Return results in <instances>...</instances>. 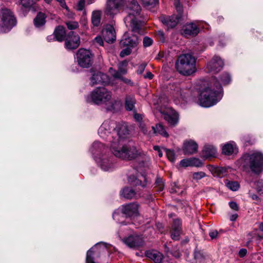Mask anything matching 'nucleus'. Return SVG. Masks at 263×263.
Listing matches in <instances>:
<instances>
[{"label":"nucleus","instance_id":"nucleus-12","mask_svg":"<svg viewBox=\"0 0 263 263\" xmlns=\"http://www.w3.org/2000/svg\"><path fill=\"white\" fill-rule=\"evenodd\" d=\"M139 43V39L137 35H129L128 32H125L120 42V45L121 47H127L132 49L136 47Z\"/></svg>","mask_w":263,"mask_h":263},{"label":"nucleus","instance_id":"nucleus-19","mask_svg":"<svg viewBox=\"0 0 263 263\" xmlns=\"http://www.w3.org/2000/svg\"><path fill=\"white\" fill-rule=\"evenodd\" d=\"M198 144L192 140L186 141L183 143V152L185 155H192L197 152Z\"/></svg>","mask_w":263,"mask_h":263},{"label":"nucleus","instance_id":"nucleus-8","mask_svg":"<svg viewBox=\"0 0 263 263\" xmlns=\"http://www.w3.org/2000/svg\"><path fill=\"white\" fill-rule=\"evenodd\" d=\"M93 54L88 50L79 49L77 52V59L78 64L83 68L90 67L93 63Z\"/></svg>","mask_w":263,"mask_h":263},{"label":"nucleus","instance_id":"nucleus-47","mask_svg":"<svg viewBox=\"0 0 263 263\" xmlns=\"http://www.w3.org/2000/svg\"><path fill=\"white\" fill-rule=\"evenodd\" d=\"M166 154L168 159L171 161L174 162L175 160V155L173 151L170 149L166 150Z\"/></svg>","mask_w":263,"mask_h":263},{"label":"nucleus","instance_id":"nucleus-4","mask_svg":"<svg viewBox=\"0 0 263 263\" xmlns=\"http://www.w3.org/2000/svg\"><path fill=\"white\" fill-rule=\"evenodd\" d=\"M111 150L115 156L125 160H134L141 154L140 151L130 142L120 145L114 141L111 144Z\"/></svg>","mask_w":263,"mask_h":263},{"label":"nucleus","instance_id":"nucleus-6","mask_svg":"<svg viewBox=\"0 0 263 263\" xmlns=\"http://www.w3.org/2000/svg\"><path fill=\"white\" fill-rule=\"evenodd\" d=\"M111 92L106 88L98 87L91 92L90 98L87 99V101L92 102L98 105L110 101V105L107 107V110L111 111L115 109V105L117 102L115 100H111Z\"/></svg>","mask_w":263,"mask_h":263},{"label":"nucleus","instance_id":"nucleus-61","mask_svg":"<svg viewBox=\"0 0 263 263\" xmlns=\"http://www.w3.org/2000/svg\"><path fill=\"white\" fill-rule=\"evenodd\" d=\"M57 2H59L62 7L65 8L66 10H68V8L67 6L66 3L64 0H56Z\"/></svg>","mask_w":263,"mask_h":263},{"label":"nucleus","instance_id":"nucleus-50","mask_svg":"<svg viewBox=\"0 0 263 263\" xmlns=\"http://www.w3.org/2000/svg\"><path fill=\"white\" fill-rule=\"evenodd\" d=\"M139 127L141 129V131L145 135L149 134V133L148 132L147 127L145 126V124L143 122L139 123Z\"/></svg>","mask_w":263,"mask_h":263},{"label":"nucleus","instance_id":"nucleus-21","mask_svg":"<svg viewBox=\"0 0 263 263\" xmlns=\"http://www.w3.org/2000/svg\"><path fill=\"white\" fill-rule=\"evenodd\" d=\"M104 40L108 43H113L116 39V34L114 27L107 26L103 32Z\"/></svg>","mask_w":263,"mask_h":263},{"label":"nucleus","instance_id":"nucleus-54","mask_svg":"<svg viewBox=\"0 0 263 263\" xmlns=\"http://www.w3.org/2000/svg\"><path fill=\"white\" fill-rule=\"evenodd\" d=\"M93 42L97 43L100 46L103 45V40L101 36H98L96 37L93 40Z\"/></svg>","mask_w":263,"mask_h":263},{"label":"nucleus","instance_id":"nucleus-34","mask_svg":"<svg viewBox=\"0 0 263 263\" xmlns=\"http://www.w3.org/2000/svg\"><path fill=\"white\" fill-rule=\"evenodd\" d=\"M225 184L228 188L233 191L238 190L240 187L239 183L236 181H229L227 180Z\"/></svg>","mask_w":263,"mask_h":263},{"label":"nucleus","instance_id":"nucleus-7","mask_svg":"<svg viewBox=\"0 0 263 263\" xmlns=\"http://www.w3.org/2000/svg\"><path fill=\"white\" fill-rule=\"evenodd\" d=\"M16 19L13 13L9 9L2 8L0 10V33L9 32L16 25Z\"/></svg>","mask_w":263,"mask_h":263},{"label":"nucleus","instance_id":"nucleus-26","mask_svg":"<svg viewBox=\"0 0 263 263\" xmlns=\"http://www.w3.org/2000/svg\"><path fill=\"white\" fill-rule=\"evenodd\" d=\"M47 16L46 14L42 12H39L33 20L34 25L36 28H40L45 25L46 24V18Z\"/></svg>","mask_w":263,"mask_h":263},{"label":"nucleus","instance_id":"nucleus-59","mask_svg":"<svg viewBox=\"0 0 263 263\" xmlns=\"http://www.w3.org/2000/svg\"><path fill=\"white\" fill-rule=\"evenodd\" d=\"M249 139V138L246 137L245 139V144L246 145H252L254 143V139L251 138H249V139Z\"/></svg>","mask_w":263,"mask_h":263},{"label":"nucleus","instance_id":"nucleus-53","mask_svg":"<svg viewBox=\"0 0 263 263\" xmlns=\"http://www.w3.org/2000/svg\"><path fill=\"white\" fill-rule=\"evenodd\" d=\"M180 165L183 167L190 166V161L189 159H184L180 161Z\"/></svg>","mask_w":263,"mask_h":263},{"label":"nucleus","instance_id":"nucleus-2","mask_svg":"<svg viewBox=\"0 0 263 263\" xmlns=\"http://www.w3.org/2000/svg\"><path fill=\"white\" fill-rule=\"evenodd\" d=\"M124 4L126 5L127 16L132 17L140 14L141 7L136 0H107L104 13L107 16H113L119 12Z\"/></svg>","mask_w":263,"mask_h":263},{"label":"nucleus","instance_id":"nucleus-15","mask_svg":"<svg viewBox=\"0 0 263 263\" xmlns=\"http://www.w3.org/2000/svg\"><path fill=\"white\" fill-rule=\"evenodd\" d=\"M91 85L97 84H106L109 82L108 76L101 72L94 73L90 79Z\"/></svg>","mask_w":263,"mask_h":263},{"label":"nucleus","instance_id":"nucleus-29","mask_svg":"<svg viewBox=\"0 0 263 263\" xmlns=\"http://www.w3.org/2000/svg\"><path fill=\"white\" fill-rule=\"evenodd\" d=\"M202 153L205 158L214 157L216 154V148L213 145L206 144L204 145Z\"/></svg>","mask_w":263,"mask_h":263},{"label":"nucleus","instance_id":"nucleus-3","mask_svg":"<svg viewBox=\"0 0 263 263\" xmlns=\"http://www.w3.org/2000/svg\"><path fill=\"white\" fill-rule=\"evenodd\" d=\"M240 164L243 171H250L255 174L263 170V154L256 152L244 154L240 159Z\"/></svg>","mask_w":263,"mask_h":263},{"label":"nucleus","instance_id":"nucleus-57","mask_svg":"<svg viewBox=\"0 0 263 263\" xmlns=\"http://www.w3.org/2000/svg\"><path fill=\"white\" fill-rule=\"evenodd\" d=\"M247 253V250L246 249H241L238 253V255L240 257H243Z\"/></svg>","mask_w":263,"mask_h":263},{"label":"nucleus","instance_id":"nucleus-25","mask_svg":"<svg viewBox=\"0 0 263 263\" xmlns=\"http://www.w3.org/2000/svg\"><path fill=\"white\" fill-rule=\"evenodd\" d=\"M53 33L56 41L60 42L64 41L65 38L66 37L65 29L62 26L60 25L57 27Z\"/></svg>","mask_w":263,"mask_h":263},{"label":"nucleus","instance_id":"nucleus-10","mask_svg":"<svg viewBox=\"0 0 263 263\" xmlns=\"http://www.w3.org/2000/svg\"><path fill=\"white\" fill-rule=\"evenodd\" d=\"M122 241L128 247L133 249H138L143 247L145 244L143 238L137 234L130 235L124 238Z\"/></svg>","mask_w":263,"mask_h":263},{"label":"nucleus","instance_id":"nucleus-24","mask_svg":"<svg viewBox=\"0 0 263 263\" xmlns=\"http://www.w3.org/2000/svg\"><path fill=\"white\" fill-rule=\"evenodd\" d=\"M101 11L95 10L92 11L91 17V23L93 27H98L101 26Z\"/></svg>","mask_w":263,"mask_h":263},{"label":"nucleus","instance_id":"nucleus-1","mask_svg":"<svg viewBox=\"0 0 263 263\" xmlns=\"http://www.w3.org/2000/svg\"><path fill=\"white\" fill-rule=\"evenodd\" d=\"M222 97V88L217 79L213 77L210 84L200 90L199 104L205 107L216 104Z\"/></svg>","mask_w":263,"mask_h":263},{"label":"nucleus","instance_id":"nucleus-55","mask_svg":"<svg viewBox=\"0 0 263 263\" xmlns=\"http://www.w3.org/2000/svg\"><path fill=\"white\" fill-rule=\"evenodd\" d=\"M177 93L178 95H179L180 97L182 98L183 100H184L186 98V93L184 92L183 90L181 89H177Z\"/></svg>","mask_w":263,"mask_h":263},{"label":"nucleus","instance_id":"nucleus-39","mask_svg":"<svg viewBox=\"0 0 263 263\" xmlns=\"http://www.w3.org/2000/svg\"><path fill=\"white\" fill-rule=\"evenodd\" d=\"M65 24L69 30H74L79 27V24L76 21H67L65 22Z\"/></svg>","mask_w":263,"mask_h":263},{"label":"nucleus","instance_id":"nucleus-11","mask_svg":"<svg viewBox=\"0 0 263 263\" xmlns=\"http://www.w3.org/2000/svg\"><path fill=\"white\" fill-rule=\"evenodd\" d=\"M80 44V37L78 34L70 31L65 39V46L68 50L77 49Z\"/></svg>","mask_w":263,"mask_h":263},{"label":"nucleus","instance_id":"nucleus-31","mask_svg":"<svg viewBox=\"0 0 263 263\" xmlns=\"http://www.w3.org/2000/svg\"><path fill=\"white\" fill-rule=\"evenodd\" d=\"M117 134L120 139H124L129 135V130L125 124L119 125L117 127Z\"/></svg>","mask_w":263,"mask_h":263},{"label":"nucleus","instance_id":"nucleus-60","mask_svg":"<svg viewBox=\"0 0 263 263\" xmlns=\"http://www.w3.org/2000/svg\"><path fill=\"white\" fill-rule=\"evenodd\" d=\"M134 117L135 119L137 121H138L139 122H141V121L142 119V117L141 115H140L139 114L135 113L134 114Z\"/></svg>","mask_w":263,"mask_h":263},{"label":"nucleus","instance_id":"nucleus-46","mask_svg":"<svg viewBox=\"0 0 263 263\" xmlns=\"http://www.w3.org/2000/svg\"><path fill=\"white\" fill-rule=\"evenodd\" d=\"M153 40L149 37L145 36L143 40V44L144 47H149L153 44Z\"/></svg>","mask_w":263,"mask_h":263},{"label":"nucleus","instance_id":"nucleus-16","mask_svg":"<svg viewBox=\"0 0 263 263\" xmlns=\"http://www.w3.org/2000/svg\"><path fill=\"white\" fill-rule=\"evenodd\" d=\"M21 4L22 6L21 10L24 15H25L30 10L35 12L39 9V6L35 4V0H21Z\"/></svg>","mask_w":263,"mask_h":263},{"label":"nucleus","instance_id":"nucleus-38","mask_svg":"<svg viewBox=\"0 0 263 263\" xmlns=\"http://www.w3.org/2000/svg\"><path fill=\"white\" fill-rule=\"evenodd\" d=\"M181 226H182V223H181V221L180 219L177 218V219H174L173 223L172 226V229L181 231Z\"/></svg>","mask_w":263,"mask_h":263},{"label":"nucleus","instance_id":"nucleus-32","mask_svg":"<svg viewBox=\"0 0 263 263\" xmlns=\"http://www.w3.org/2000/svg\"><path fill=\"white\" fill-rule=\"evenodd\" d=\"M121 195L126 199H130L135 196L136 192L133 189L126 187L121 191Z\"/></svg>","mask_w":263,"mask_h":263},{"label":"nucleus","instance_id":"nucleus-42","mask_svg":"<svg viewBox=\"0 0 263 263\" xmlns=\"http://www.w3.org/2000/svg\"><path fill=\"white\" fill-rule=\"evenodd\" d=\"M143 5L146 7H154L158 2V0H142Z\"/></svg>","mask_w":263,"mask_h":263},{"label":"nucleus","instance_id":"nucleus-63","mask_svg":"<svg viewBox=\"0 0 263 263\" xmlns=\"http://www.w3.org/2000/svg\"><path fill=\"white\" fill-rule=\"evenodd\" d=\"M113 76L116 78H118V79H121V78L122 77L121 73L119 71L116 72L113 74Z\"/></svg>","mask_w":263,"mask_h":263},{"label":"nucleus","instance_id":"nucleus-35","mask_svg":"<svg viewBox=\"0 0 263 263\" xmlns=\"http://www.w3.org/2000/svg\"><path fill=\"white\" fill-rule=\"evenodd\" d=\"M194 258L197 261L201 262L205 259V256L202 251L196 250L194 253Z\"/></svg>","mask_w":263,"mask_h":263},{"label":"nucleus","instance_id":"nucleus-56","mask_svg":"<svg viewBox=\"0 0 263 263\" xmlns=\"http://www.w3.org/2000/svg\"><path fill=\"white\" fill-rule=\"evenodd\" d=\"M229 204L230 207L232 209H233L235 211H238L239 207L236 202H234V201H231L229 202Z\"/></svg>","mask_w":263,"mask_h":263},{"label":"nucleus","instance_id":"nucleus-14","mask_svg":"<svg viewBox=\"0 0 263 263\" xmlns=\"http://www.w3.org/2000/svg\"><path fill=\"white\" fill-rule=\"evenodd\" d=\"M223 64V62L220 57L214 56L211 61L207 64L206 69L208 72L216 73L221 70Z\"/></svg>","mask_w":263,"mask_h":263},{"label":"nucleus","instance_id":"nucleus-58","mask_svg":"<svg viewBox=\"0 0 263 263\" xmlns=\"http://www.w3.org/2000/svg\"><path fill=\"white\" fill-rule=\"evenodd\" d=\"M218 234L217 231L215 230L209 233V236L212 239L216 238Z\"/></svg>","mask_w":263,"mask_h":263},{"label":"nucleus","instance_id":"nucleus-62","mask_svg":"<svg viewBox=\"0 0 263 263\" xmlns=\"http://www.w3.org/2000/svg\"><path fill=\"white\" fill-rule=\"evenodd\" d=\"M118 71H120L122 74H124L126 73V69L125 67H121L119 66Z\"/></svg>","mask_w":263,"mask_h":263},{"label":"nucleus","instance_id":"nucleus-18","mask_svg":"<svg viewBox=\"0 0 263 263\" xmlns=\"http://www.w3.org/2000/svg\"><path fill=\"white\" fill-rule=\"evenodd\" d=\"M160 20L168 28H173L178 24L179 17L175 15L172 16L161 15L160 17Z\"/></svg>","mask_w":263,"mask_h":263},{"label":"nucleus","instance_id":"nucleus-40","mask_svg":"<svg viewBox=\"0 0 263 263\" xmlns=\"http://www.w3.org/2000/svg\"><path fill=\"white\" fill-rule=\"evenodd\" d=\"M181 233V230H171V236L172 239L174 240H178L180 239V235Z\"/></svg>","mask_w":263,"mask_h":263},{"label":"nucleus","instance_id":"nucleus-17","mask_svg":"<svg viewBox=\"0 0 263 263\" xmlns=\"http://www.w3.org/2000/svg\"><path fill=\"white\" fill-rule=\"evenodd\" d=\"M163 119L171 126H175L178 121V114L174 110L161 111Z\"/></svg>","mask_w":263,"mask_h":263},{"label":"nucleus","instance_id":"nucleus-13","mask_svg":"<svg viewBox=\"0 0 263 263\" xmlns=\"http://www.w3.org/2000/svg\"><path fill=\"white\" fill-rule=\"evenodd\" d=\"M139 205L135 202L130 203L122 206L121 212L126 218H132L139 214Z\"/></svg>","mask_w":263,"mask_h":263},{"label":"nucleus","instance_id":"nucleus-30","mask_svg":"<svg viewBox=\"0 0 263 263\" xmlns=\"http://www.w3.org/2000/svg\"><path fill=\"white\" fill-rule=\"evenodd\" d=\"M136 102L135 97L133 95H127L125 99V107L127 110H133L135 108Z\"/></svg>","mask_w":263,"mask_h":263},{"label":"nucleus","instance_id":"nucleus-49","mask_svg":"<svg viewBox=\"0 0 263 263\" xmlns=\"http://www.w3.org/2000/svg\"><path fill=\"white\" fill-rule=\"evenodd\" d=\"M205 174L203 172L194 173L193 175V178L195 180H199L204 177Z\"/></svg>","mask_w":263,"mask_h":263},{"label":"nucleus","instance_id":"nucleus-33","mask_svg":"<svg viewBox=\"0 0 263 263\" xmlns=\"http://www.w3.org/2000/svg\"><path fill=\"white\" fill-rule=\"evenodd\" d=\"M234 145L231 143L226 144L222 148V153L226 155H231L234 153Z\"/></svg>","mask_w":263,"mask_h":263},{"label":"nucleus","instance_id":"nucleus-64","mask_svg":"<svg viewBox=\"0 0 263 263\" xmlns=\"http://www.w3.org/2000/svg\"><path fill=\"white\" fill-rule=\"evenodd\" d=\"M154 75L150 71H147L146 74L144 76L145 78H147L149 79H152Z\"/></svg>","mask_w":263,"mask_h":263},{"label":"nucleus","instance_id":"nucleus-36","mask_svg":"<svg viewBox=\"0 0 263 263\" xmlns=\"http://www.w3.org/2000/svg\"><path fill=\"white\" fill-rule=\"evenodd\" d=\"M220 79L223 85H226L230 82L231 77L228 73L224 72L220 76Z\"/></svg>","mask_w":263,"mask_h":263},{"label":"nucleus","instance_id":"nucleus-52","mask_svg":"<svg viewBox=\"0 0 263 263\" xmlns=\"http://www.w3.org/2000/svg\"><path fill=\"white\" fill-rule=\"evenodd\" d=\"M85 0H80L77 5V10L78 11H82L85 7Z\"/></svg>","mask_w":263,"mask_h":263},{"label":"nucleus","instance_id":"nucleus-51","mask_svg":"<svg viewBox=\"0 0 263 263\" xmlns=\"http://www.w3.org/2000/svg\"><path fill=\"white\" fill-rule=\"evenodd\" d=\"M146 66V63H143L141 64L140 65H139L137 69V73L138 74H141L143 73V72L144 71V69Z\"/></svg>","mask_w":263,"mask_h":263},{"label":"nucleus","instance_id":"nucleus-28","mask_svg":"<svg viewBox=\"0 0 263 263\" xmlns=\"http://www.w3.org/2000/svg\"><path fill=\"white\" fill-rule=\"evenodd\" d=\"M152 128L154 135H160L166 138L168 137V134L166 131L164 126L161 123H157L155 126H153Z\"/></svg>","mask_w":263,"mask_h":263},{"label":"nucleus","instance_id":"nucleus-5","mask_svg":"<svg viewBox=\"0 0 263 263\" xmlns=\"http://www.w3.org/2000/svg\"><path fill=\"white\" fill-rule=\"evenodd\" d=\"M196 59L191 54H183L176 61L175 67L180 74L189 76L196 71Z\"/></svg>","mask_w":263,"mask_h":263},{"label":"nucleus","instance_id":"nucleus-45","mask_svg":"<svg viewBox=\"0 0 263 263\" xmlns=\"http://www.w3.org/2000/svg\"><path fill=\"white\" fill-rule=\"evenodd\" d=\"M93 254L92 248L90 249L87 252L86 254V262L87 263H95L93 259Z\"/></svg>","mask_w":263,"mask_h":263},{"label":"nucleus","instance_id":"nucleus-9","mask_svg":"<svg viewBox=\"0 0 263 263\" xmlns=\"http://www.w3.org/2000/svg\"><path fill=\"white\" fill-rule=\"evenodd\" d=\"M125 23H129V26L131 30L134 33H137L139 34L144 33V29L143 27V22L139 21L137 16L132 17L127 16L124 18Z\"/></svg>","mask_w":263,"mask_h":263},{"label":"nucleus","instance_id":"nucleus-27","mask_svg":"<svg viewBox=\"0 0 263 263\" xmlns=\"http://www.w3.org/2000/svg\"><path fill=\"white\" fill-rule=\"evenodd\" d=\"M146 256L155 263H161L163 258L162 253L156 251L146 252Z\"/></svg>","mask_w":263,"mask_h":263},{"label":"nucleus","instance_id":"nucleus-41","mask_svg":"<svg viewBox=\"0 0 263 263\" xmlns=\"http://www.w3.org/2000/svg\"><path fill=\"white\" fill-rule=\"evenodd\" d=\"M189 159L191 166L199 167L202 165V163L199 159L196 158H189Z\"/></svg>","mask_w":263,"mask_h":263},{"label":"nucleus","instance_id":"nucleus-23","mask_svg":"<svg viewBox=\"0 0 263 263\" xmlns=\"http://www.w3.org/2000/svg\"><path fill=\"white\" fill-rule=\"evenodd\" d=\"M143 179V181L137 178L134 175H131L128 177V182L133 185L135 186H141L143 187H145L146 186L147 182L145 176H142Z\"/></svg>","mask_w":263,"mask_h":263},{"label":"nucleus","instance_id":"nucleus-20","mask_svg":"<svg viewBox=\"0 0 263 263\" xmlns=\"http://www.w3.org/2000/svg\"><path fill=\"white\" fill-rule=\"evenodd\" d=\"M199 32V29L194 23H191L184 26L182 29V34L188 37L189 36H195Z\"/></svg>","mask_w":263,"mask_h":263},{"label":"nucleus","instance_id":"nucleus-22","mask_svg":"<svg viewBox=\"0 0 263 263\" xmlns=\"http://www.w3.org/2000/svg\"><path fill=\"white\" fill-rule=\"evenodd\" d=\"M112 159V157H109L107 155L102 156L100 161L101 168L106 171L112 168L114 166V164Z\"/></svg>","mask_w":263,"mask_h":263},{"label":"nucleus","instance_id":"nucleus-44","mask_svg":"<svg viewBox=\"0 0 263 263\" xmlns=\"http://www.w3.org/2000/svg\"><path fill=\"white\" fill-rule=\"evenodd\" d=\"M174 5L175 6L176 9L178 12V15L177 16L179 17V19L181 17V15L183 12L182 7L180 4L179 0H175Z\"/></svg>","mask_w":263,"mask_h":263},{"label":"nucleus","instance_id":"nucleus-43","mask_svg":"<svg viewBox=\"0 0 263 263\" xmlns=\"http://www.w3.org/2000/svg\"><path fill=\"white\" fill-rule=\"evenodd\" d=\"M256 190L257 192L261 194H263V180L259 179L256 182Z\"/></svg>","mask_w":263,"mask_h":263},{"label":"nucleus","instance_id":"nucleus-48","mask_svg":"<svg viewBox=\"0 0 263 263\" xmlns=\"http://www.w3.org/2000/svg\"><path fill=\"white\" fill-rule=\"evenodd\" d=\"M125 48L123 49L120 53L121 57L123 58L125 56L128 55L131 53L132 48L130 47H125Z\"/></svg>","mask_w":263,"mask_h":263},{"label":"nucleus","instance_id":"nucleus-37","mask_svg":"<svg viewBox=\"0 0 263 263\" xmlns=\"http://www.w3.org/2000/svg\"><path fill=\"white\" fill-rule=\"evenodd\" d=\"M155 187L158 188V191L160 192L162 191L164 186V183L163 179L160 177H157L155 181Z\"/></svg>","mask_w":263,"mask_h":263}]
</instances>
